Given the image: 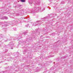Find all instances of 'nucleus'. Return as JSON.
<instances>
[{
	"label": "nucleus",
	"mask_w": 73,
	"mask_h": 73,
	"mask_svg": "<svg viewBox=\"0 0 73 73\" xmlns=\"http://www.w3.org/2000/svg\"><path fill=\"white\" fill-rule=\"evenodd\" d=\"M34 9H33V11H36V12H39V10L41 9V8L40 7H36L35 6L34 7Z\"/></svg>",
	"instance_id": "f257e3e1"
},
{
	"label": "nucleus",
	"mask_w": 73,
	"mask_h": 73,
	"mask_svg": "<svg viewBox=\"0 0 73 73\" xmlns=\"http://www.w3.org/2000/svg\"><path fill=\"white\" fill-rule=\"evenodd\" d=\"M9 44L10 45V46H13V43L12 42H10L9 43Z\"/></svg>",
	"instance_id": "f03ea898"
},
{
	"label": "nucleus",
	"mask_w": 73,
	"mask_h": 73,
	"mask_svg": "<svg viewBox=\"0 0 73 73\" xmlns=\"http://www.w3.org/2000/svg\"><path fill=\"white\" fill-rule=\"evenodd\" d=\"M27 33V31H25V32L23 33V35H25V34H26Z\"/></svg>",
	"instance_id": "7ed1b4c3"
},
{
	"label": "nucleus",
	"mask_w": 73,
	"mask_h": 73,
	"mask_svg": "<svg viewBox=\"0 0 73 73\" xmlns=\"http://www.w3.org/2000/svg\"><path fill=\"white\" fill-rule=\"evenodd\" d=\"M40 3H38L37 4L36 3H35L34 4L35 5H39L40 4Z\"/></svg>",
	"instance_id": "20e7f679"
},
{
	"label": "nucleus",
	"mask_w": 73,
	"mask_h": 73,
	"mask_svg": "<svg viewBox=\"0 0 73 73\" xmlns=\"http://www.w3.org/2000/svg\"><path fill=\"white\" fill-rule=\"evenodd\" d=\"M20 1H21V2H25V0H20Z\"/></svg>",
	"instance_id": "39448f33"
},
{
	"label": "nucleus",
	"mask_w": 73,
	"mask_h": 73,
	"mask_svg": "<svg viewBox=\"0 0 73 73\" xmlns=\"http://www.w3.org/2000/svg\"><path fill=\"white\" fill-rule=\"evenodd\" d=\"M4 19H6V20H7V19H8V17H4Z\"/></svg>",
	"instance_id": "423d86ee"
},
{
	"label": "nucleus",
	"mask_w": 73,
	"mask_h": 73,
	"mask_svg": "<svg viewBox=\"0 0 73 73\" xmlns=\"http://www.w3.org/2000/svg\"><path fill=\"white\" fill-rule=\"evenodd\" d=\"M13 29L14 31H16L17 30L16 29V28H13Z\"/></svg>",
	"instance_id": "0eeeda50"
},
{
	"label": "nucleus",
	"mask_w": 73,
	"mask_h": 73,
	"mask_svg": "<svg viewBox=\"0 0 73 73\" xmlns=\"http://www.w3.org/2000/svg\"><path fill=\"white\" fill-rule=\"evenodd\" d=\"M4 26L5 27H7V26H8V25H7V24H5Z\"/></svg>",
	"instance_id": "6e6552de"
},
{
	"label": "nucleus",
	"mask_w": 73,
	"mask_h": 73,
	"mask_svg": "<svg viewBox=\"0 0 73 73\" xmlns=\"http://www.w3.org/2000/svg\"><path fill=\"white\" fill-rule=\"evenodd\" d=\"M53 55H51V56H50V57H53Z\"/></svg>",
	"instance_id": "1a4fd4ad"
},
{
	"label": "nucleus",
	"mask_w": 73,
	"mask_h": 73,
	"mask_svg": "<svg viewBox=\"0 0 73 73\" xmlns=\"http://www.w3.org/2000/svg\"><path fill=\"white\" fill-rule=\"evenodd\" d=\"M8 40H9V39H8L7 40H6L5 41V42H6V41H8Z\"/></svg>",
	"instance_id": "9d476101"
},
{
	"label": "nucleus",
	"mask_w": 73,
	"mask_h": 73,
	"mask_svg": "<svg viewBox=\"0 0 73 73\" xmlns=\"http://www.w3.org/2000/svg\"><path fill=\"white\" fill-rule=\"evenodd\" d=\"M17 16H19V14H17Z\"/></svg>",
	"instance_id": "9b49d317"
},
{
	"label": "nucleus",
	"mask_w": 73,
	"mask_h": 73,
	"mask_svg": "<svg viewBox=\"0 0 73 73\" xmlns=\"http://www.w3.org/2000/svg\"><path fill=\"white\" fill-rule=\"evenodd\" d=\"M7 51H8V50H5V52H7Z\"/></svg>",
	"instance_id": "f8f14e48"
},
{
	"label": "nucleus",
	"mask_w": 73,
	"mask_h": 73,
	"mask_svg": "<svg viewBox=\"0 0 73 73\" xmlns=\"http://www.w3.org/2000/svg\"><path fill=\"white\" fill-rule=\"evenodd\" d=\"M38 22H39V21H36V22L38 23Z\"/></svg>",
	"instance_id": "ddd939ff"
},
{
	"label": "nucleus",
	"mask_w": 73,
	"mask_h": 73,
	"mask_svg": "<svg viewBox=\"0 0 73 73\" xmlns=\"http://www.w3.org/2000/svg\"><path fill=\"white\" fill-rule=\"evenodd\" d=\"M2 37H1V36H0V38H1Z\"/></svg>",
	"instance_id": "4468645a"
},
{
	"label": "nucleus",
	"mask_w": 73,
	"mask_h": 73,
	"mask_svg": "<svg viewBox=\"0 0 73 73\" xmlns=\"http://www.w3.org/2000/svg\"><path fill=\"white\" fill-rule=\"evenodd\" d=\"M52 0H49V1H52Z\"/></svg>",
	"instance_id": "2eb2a0df"
},
{
	"label": "nucleus",
	"mask_w": 73,
	"mask_h": 73,
	"mask_svg": "<svg viewBox=\"0 0 73 73\" xmlns=\"http://www.w3.org/2000/svg\"><path fill=\"white\" fill-rule=\"evenodd\" d=\"M3 62V61H2V62H0V63H1V62Z\"/></svg>",
	"instance_id": "dca6fc26"
},
{
	"label": "nucleus",
	"mask_w": 73,
	"mask_h": 73,
	"mask_svg": "<svg viewBox=\"0 0 73 73\" xmlns=\"http://www.w3.org/2000/svg\"><path fill=\"white\" fill-rule=\"evenodd\" d=\"M11 49H13V48H11Z\"/></svg>",
	"instance_id": "f3484780"
},
{
	"label": "nucleus",
	"mask_w": 73,
	"mask_h": 73,
	"mask_svg": "<svg viewBox=\"0 0 73 73\" xmlns=\"http://www.w3.org/2000/svg\"><path fill=\"white\" fill-rule=\"evenodd\" d=\"M3 25H4V24H3Z\"/></svg>",
	"instance_id": "a211bd4d"
},
{
	"label": "nucleus",
	"mask_w": 73,
	"mask_h": 73,
	"mask_svg": "<svg viewBox=\"0 0 73 73\" xmlns=\"http://www.w3.org/2000/svg\"><path fill=\"white\" fill-rule=\"evenodd\" d=\"M28 25H29V24H28Z\"/></svg>",
	"instance_id": "6ab92c4d"
},
{
	"label": "nucleus",
	"mask_w": 73,
	"mask_h": 73,
	"mask_svg": "<svg viewBox=\"0 0 73 73\" xmlns=\"http://www.w3.org/2000/svg\"><path fill=\"white\" fill-rule=\"evenodd\" d=\"M3 26L2 25V27H3Z\"/></svg>",
	"instance_id": "aec40b11"
}]
</instances>
